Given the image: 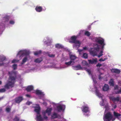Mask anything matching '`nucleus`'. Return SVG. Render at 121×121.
Returning a JSON list of instances; mask_svg holds the SVG:
<instances>
[{
  "instance_id": "423d86ee",
  "label": "nucleus",
  "mask_w": 121,
  "mask_h": 121,
  "mask_svg": "<svg viewBox=\"0 0 121 121\" xmlns=\"http://www.w3.org/2000/svg\"><path fill=\"white\" fill-rule=\"evenodd\" d=\"M104 39H97L96 40L97 42L98 43L102 46V48H104V46L105 45L104 43Z\"/></svg>"
},
{
  "instance_id": "a19ab883",
  "label": "nucleus",
  "mask_w": 121,
  "mask_h": 121,
  "mask_svg": "<svg viewBox=\"0 0 121 121\" xmlns=\"http://www.w3.org/2000/svg\"><path fill=\"white\" fill-rule=\"evenodd\" d=\"M14 121H19V119L17 117H15L14 119Z\"/></svg>"
},
{
  "instance_id": "bf43d9fd",
  "label": "nucleus",
  "mask_w": 121,
  "mask_h": 121,
  "mask_svg": "<svg viewBox=\"0 0 121 121\" xmlns=\"http://www.w3.org/2000/svg\"><path fill=\"white\" fill-rule=\"evenodd\" d=\"M2 82L1 81H0V85H1L2 84Z\"/></svg>"
},
{
  "instance_id": "e433bc0d",
  "label": "nucleus",
  "mask_w": 121,
  "mask_h": 121,
  "mask_svg": "<svg viewBox=\"0 0 121 121\" xmlns=\"http://www.w3.org/2000/svg\"><path fill=\"white\" fill-rule=\"evenodd\" d=\"M13 67L14 70H15L17 68V65L16 64H14L13 65Z\"/></svg>"
},
{
  "instance_id": "bb28decb",
  "label": "nucleus",
  "mask_w": 121,
  "mask_h": 121,
  "mask_svg": "<svg viewBox=\"0 0 121 121\" xmlns=\"http://www.w3.org/2000/svg\"><path fill=\"white\" fill-rule=\"evenodd\" d=\"M36 94L37 95H41L42 94V92L40 91L37 90L36 91Z\"/></svg>"
},
{
  "instance_id": "20e7f679",
  "label": "nucleus",
  "mask_w": 121,
  "mask_h": 121,
  "mask_svg": "<svg viewBox=\"0 0 121 121\" xmlns=\"http://www.w3.org/2000/svg\"><path fill=\"white\" fill-rule=\"evenodd\" d=\"M77 37L75 36H72L71 37L70 40L69 41V42L75 44H79V41L77 40Z\"/></svg>"
},
{
  "instance_id": "aec40b11",
  "label": "nucleus",
  "mask_w": 121,
  "mask_h": 121,
  "mask_svg": "<svg viewBox=\"0 0 121 121\" xmlns=\"http://www.w3.org/2000/svg\"><path fill=\"white\" fill-rule=\"evenodd\" d=\"M42 58L40 57L36 59L35 60L34 62L36 63H39L42 61Z\"/></svg>"
},
{
  "instance_id": "2f4dec72",
  "label": "nucleus",
  "mask_w": 121,
  "mask_h": 121,
  "mask_svg": "<svg viewBox=\"0 0 121 121\" xmlns=\"http://www.w3.org/2000/svg\"><path fill=\"white\" fill-rule=\"evenodd\" d=\"M82 57L85 59H87L88 58V54L86 53H84L83 54Z\"/></svg>"
},
{
  "instance_id": "58836bf2",
  "label": "nucleus",
  "mask_w": 121,
  "mask_h": 121,
  "mask_svg": "<svg viewBox=\"0 0 121 121\" xmlns=\"http://www.w3.org/2000/svg\"><path fill=\"white\" fill-rule=\"evenodd\" d=\"M42 114L43 116V118L45 119H47L48 118V117L46 116V114H44L43 112H42Z\"/></svg>"
},
{
  "instance_id": "a18cd8bd",
  "label": "nucleus",
  "mask_w": 121,
  "mask_h": 121,
  "mask_svg": "<svg viewBox=\"0 0 121 121\" xmlns=\"http://www.w3.org/2000/svg\"><path fill=\"white\" fill-rule=\"evenodd\" d=\"M102 66L101 64H100L99 63H98L96 65L97 67H100Z\"/></svg>"
},
{
  "instance_id": "f257e3e1",
  "label": "nucleus",
  "mask_w": 121,
  "mask_h": 121,
  "mask_svg": "<svg viewBox=\"0 0 121 121\" xmlns=\"http://www.w3.org/2000/svg\"><path fill=\"white\" fill-rule=\"evenodd\" d=\"M17 78L15 72L12 73L9 76L8 81L4 86L5 88L0 89V92H4L6 91L5 89H9L14 87L16 80Z\"/></svg>"
},
{
  "instance_id": "39448f33",
  "label": "nucleus",
  "mask_w": 121,
  "mask_h": 121,
  "mask_svg": "<svg viewBox=\"0 0 121 121\" xmlns=\"http://www.w3.org/2000/svg\"><path fill=\"white\" fill-rule=\"evenodd\" d=\"M82 111L85 113L89 112L90 111L89 109V107L87 105H85L82 106L81 108Z\"/></svg>"
},
{
  "instance_id": "603ef678",
  "label": "nucleus",
  "mask_w": 121,
  "mask_h": 121,
  "mask_svg": "<svg viewBox=\"0 0 121 121\" xmlns=\"http://www.w3.org/2000/svg\"><path fill=\"white\" fill-rule=\"evenodd\" d=\"M102 78L101 77V76H100V75H99V79L100 80L101 79V78Z\"/></svg>"
},
{
  "instance_id": "f3484780",
  "label": "nucleus",
  "mask_w": 121,
  "mask_h": 121,
  "mask_svg": "<svg viewBox=\"0 0 121 121\" xmlns=\"http://www.w3.org/2000/svg\"><path fill=\"white\" fill-rule=\"evenodd\" d=\"M40 110V108L39 106L35 107V111L37 113V114H39Z\"/></svg>"
},
{
  "instance_id": "a211bd4d",
  "label": "nucleus",
  "mask_w": 121,
  "mask_h": 121,
  "mask_svg": "<svg viewBox=\"0 0 121 121\" xmlns=\"http://www.w3.org/2000/svg\"><path fill=\"white\" fill-rule=\"evenodd\" d=\"M56 108L58 112H60L63 110V107L61 105L57 106Z\"/></svg>"
},
{
  "instance_id": "6ab92c4d",
  "label": "nucleus",
  "mask_w": 121,
  "mask_h": 121,
  "mask_svg": "<svg viewBox=\"0 0 121 121\" xmlns=\"http://www.w3.org/2000/svg\"><path fill=\"white\" fill-rule=\"evenodd\" d=\"M35 9L37 12H40L42 11V8L41 6H37L35 8Z\"/></svg>"
},
{
  "instance_id": "ea45409f",
  "label": "nucleus",
  "mask_w": 121,
  "mask_h": 121,
  "mask_svg": "<svg viewBox=\"0 0 121 121\" xmlns=\"http://www.w3.org/2000/svg\"><path fill=\"white\" fill-rule=\"evenodd\" d=\"M48 56L50 57H54L55 56V54H48Z\"/></svg>"
},
{
  "instance_id": "37998d69",
  "label": "nucleus",
  "mask_w": 121,
  "mask_h": 121,
  "mask_svg": "<svg viewBox=\"0 0 121 121\" xmlns=\"http://www.w3.org/2000/svg\"><path fill=\"white\" fill-rule=\"evenodd\" d=\"M9 23L11 24H13L14 23V22L12 20H10L9 21Z\"/></svg>"
},
{
  "instance_id": "680f3d73",
  "label": "nucleus",
  "mask_w": 121,
  "mask_h": 121,
  "mask_svg": "<svg viewBox=\"0 0 121 121\" xmlns=\"http://www.w3.org/2000/svg\"><path fill=\"white\" fill-rule=\"evenodd\" d=\"M2 99V98H0V100Z\"/></svg>"
},
{
  "instance_id": "393cba45",
  "label": "nucleus",
  "mask_w": 121,
  "mask_h": 121,
  "mask_svg": "<svg viewBox=\"0 0 121 121\" xmlns=\"http://www.w3.org/2000/svg\"><path fill=\"white\" fill-rule=\"evenodd\" d=\"M27 60V57H25L22 60V62L21 63V64L23 65L25 63Z\"/></svg>"
},
{
  "instance_id": "de8ad7c7",
  "label": "nucleus",
  "mask_w": 121,
  "mask_h": 121,
  "mask_svg": "<svg viewBox=\"0 0 121 121\" xmlns=\"http://www.w3.org/2000/svg\"><path fill=\"white\" fill-rule=\"evenodd\" d=\"M86 71L88 72V73L90 74L91 73V70L88 69H87L86 70Z\"/></svg>"
},
{
  "instance_id": "c756f323",
  "label": "nucleus",
  "mask_w": 121,
  "mask_h": 121,
  "mask_svg": "<svg viewBox=\"0 0 121 121\" xmlns=\"http://www.w3.org/2000/svg\"><path fill=\"white\" fill-rule=\"evenodd\" d=\"M30 53V52L28 51H24V55L27 56L29 55Z\"/></svg>"
},
{
  "instance_id": "b1692460",
  "label": "nucleus",
  "mask_w": 121,
  "mask_h": 121,
  "mask_svg": "<svg viewBox=\"0 0 121 121\" xmlns=\"http://www.w3.org/2000/svg\"><path fill=\"white\" fill-rule=\"evenodd\" d=\"M95 92L97 96L99 97H101V94L99 92L98 90L97 89H96Z\"/></svg>"
},
{
  "instance_id": "9d476101",
  "label": "nucleus",
  "mask_w": 121,
  "mask_h": 121,
  "mask_svg": "<svg viewBox=\"0 0 121 121\" xmlns=\"http://www.w3.org/2000/svg\"><path fill=\"white\" fill-rule=\"evenodd\" d=\"M88 60L89 62V63L90 64H92L94 63H96L97 62V59L96 58L93 59L92 60Z\"/></svg>"
},
{
  "instance_id": "a878e982",
  "label": "nucleus",
  "mask_w": 121,
  "mask_h": 121,
  "mask_svg": "<svg viewBox=\"0 0 121 121\" xmlns=\"http://www.w3.org/2000/svg\"><path fill=\"white\" fill-rule=\"evenodd\" d=\"M57 114L56 113H54L52 116V118L53 119L57 118Z\"/></svg>"
},
{
  "instance_id": "4be33fe9",
  "label": "nucleus",
  "mask_w": 121,
  "mask_h": 121,
  "mask_svg": "<svg viewBox=\"0 0 121 121\" xmlns=\"http://www.w3.org/2000/svg\"><path fill=\"white\" fill-rule=\"evenodd\" d=\"M55 47L59 49L62 48H63V47L61 44L59 43L56 44L55 45Z\"/></svg>"
},
{
  "instance_id": "473e14b6",
  "label": "nucleus",
  "mask_w": 121,
  "mask_h": 121,
  "mask_svg": "<svg viewBox=\"0 0 121 121\" xmlns=\"http://www.w3.org/2000/svg\"><path fill=\"white\" fill-rule=\"evenodd\" d=\"M114 116L116 117H118V116H120L121 115L120 114L116 112H114Z\"/></svg>"
},
{
  "instance_id": "3c124183",
  "label": "nucleus",
  "mask_w": 121,
  "mask_h": 121,
  "mask_svg": "<svg viewBox=\"0 0 121 121\" xmlns=\"http://www.w3.org/2000/svg\"><path fill=\"white\" fill-rule=\"evenodd\" d=\"M26 96L27 97H28L29 98L30 97V96L28 94H26Z\"/></svg>"
},
{
  "instance_id": "f03ea898",
  "label": "nucleus",
  "mask_w": 121,
  "mask_h": 121,
  "mask_svg": "<svg viewBox=\"0 0 121 121\" xmlns=\"http://www.w3.org/2000/svg\"><path fill=\"white\" fill-rule=\"evenodd\" d=\"M94 48V50L91 52V54L93 56H96L97 54V53L95 51L98 52L99 51V46L97 44H96Z\"/></svg>"
},
{
  "instance_id": "e2e57ef3",
  "label": "nucleus",
  "mask_w": 121,
  "mask_h": 121,
  "mask_svg": "<svg viewBox=\"0 0 121 121\" xmlns=\"http://www.w3.org/2000/svg\"><path fill=\"white\" fill-rule=\"evenodd\" d=\"M25 121L24 120H23V121Z\"/></svg>"
},
{
  "instance_id": "dca6fc26",
  "label": "nucleus",
  "mask_w": 121,
  "mask_h": 121,
  "mask_svg": "<svg viewBox=\"0 0 121 121\" xmlns=\"http://www.w3.org/2000/svg\"><path fill=\"white\" fill-rule=\"evenodd\" d=\"M109 89V86L106 84H105L103 88V90L104 91H107Z\"/></svg>"
},
{
  "instance_id": "f8f14e48",
  "label": "nucleus",
  "mask_w": 121,
  "mask_h": 121,
  "mask_svg": "<svg viewBox=\"0 0 121 121\" xmlns=\"http://www.w3.org/2000/svg\"><path fill=\"white\" fill-rule=\"evenodd\" d=\"M110 99L114 102L116 101H118L119 100V97L115 98L113 96H112L110 97Z\"/></svg>"
},
{
  "instance_id": "79ce46f5",
  "label": "nucleus",
  "mask_w": 121,
  "mask_h": 121,
  "mask_svg": "<svg viewBox=\"0 0 121 121\" xmlns=\"http://www.w3.org/2000/svg\"><path fill=\"white\" fill-rule=\"evenodd\" d=\"M11 110V109L9 108H7L6 109V111L7 112H9Z\"/></svg>"
},
{
  "instance_id": "412c9836",
  "label": "nucleus",
  "mask_w": 121,
  "mask_h": 121,
  "mask_svg": "<svg viewBox=\"0 0 121 121\" xmlns=\"http://www.w3.org/2000/svg\"><path fill=\"white\" fill-rule=\"evenodd\" d=\"M19 55V57H20L21 56H24V51L21 50L19 51L17 55V56Z\"/></svg>"
},
{
  "instance_id": "ddd939ff",
  "label": "nucleus",
  "mask_w": 121,
  "mask_h": 121,
  "mask_svg": "<svg viewBox=\"0 0 121 121\" xmlns=\"http://www.w3.org/2000/svg\"><path fill=\"white\" fill-rule=\"evenodd\" d=\"M111 71L113 73H115L118 74H119L121 71L119 69H111Z\"/></svg>"
},
{
  "instance_id": "8fccbe9b",
  "label": "nucleus",
  "mask_w": 121,
  "mask_h": 121,
  "mask_svg": "<svg viewBox=\"0 0 121 121\" xmlns=\"http://www.w3.org/2000/svg\"><path fill=\"white\" fill-rule=\"evenodd\" d=\"M103 55V54L102 53H100L99 55H98V57H100L102 56Z\"/></svg>"
},
{
  "instance_id": "7ed1b4c3",
  "label": "nucleus",
  "mask_w": 121,
  "mask_h": 121,
  "mask_svg": "<svg viewBox=\"0 0 121 121\" xmlns=\"http://www.w3.org/2000/svg\"><path fill=\"white\" fill-rule=\"evenodd\" d=\"M112 118V117L110 113L108 112L105 115L104 120V121H110Z\"/></svg>"
},
{
  "instance_id": "09e8293b",
  "label": "nucleus",
  "mask_w": 121,
  "mask_h": 121,
  "mask_svg": "<svg viewBox=\"0 0 121 121\" xmlns=\"http://www.w3.org/2000/svg\"><path fill=\"white\" fill-rule=\"evenodd\" d=\"M16 62H17V60L15 59H13V60H12V63H14Z\"/></svg>"
},
{
  "instance_id": "0eeeda50",
  "label": "nucleus",
  "mask_w": 121,
  "mask_h": 121,
  "mask_svg": "<svg viewBox=\"0 0 121 121\" xmlns=\"http://www.w3.org/2000/svg\"><path fill=\"white\" fill-rule=\"evenodd\" d=\"M73 69L75 70H77L82 69V68L80 64L77 65L73 66H72Z\"/></svg>"
},
{
  "instance_id": "4d7b16f0",
  "label": "nucleus",
  "mask_w": 121,
  "mask_h": 121,
  "mask_svg": "<svg viewBox=\"0 0 121 121\" xmlns=\"http://www.w3.org/2000/svg\"><path fill=\"white\" fill-rule=\"evenodd\" d=\"M117 107V106L116 105H115V106H114V109H115Z\"/></svg>"
},
{
  "instance_id": "1a4fd4ad",
  "label": "nucleus",
  "mask_w": 121,
  "mask_h": 121,
  "mask_svg": "<svg viewBox=\"0 0 121 121\" xmlns=\"http://www.w3.org/2000/svg\"><path fill=\"white\" fill-rule=\"evenodd\" d=\"M23 98L22 96H19L15 98V102L16 103H19L23 100Z\"/></svg>"
},
{
  "instance_id": "6e6d98bb",
  "label": "nucleus",
  "mask_w": 121,
  "mask_h": 121,
  "mask_svg": "<svg viewBox=\"0 0 121 121\" xmlns=\"http://www.w3.org/2000/svg\"><path fill=\"white\" fill-rule=\"evenodd\" d=\"M2 108H0V113L2 112Z\"/></svg>"
},
{
  "instance_id": "f704fd0d",
  "label": "nucleus",
  "mask_w": 121,
  "mask_h": 121,
  "mask_svg": "<svg viewBox=\"0 0 121 121\" xmlns=\"http://www.w3.org/2000/svg\"><path fill=\"white\" fill-rule=\"evenodd\" d=\"M85 34L88 36H89L91 35V33L88 31H86L85 32Z\"/></svg>"
},
{
  "instance_id": "6e6552de",
  "label": "nucleus",
  "mask_w": 121,
  "mask_h": 121,
  "mask_svg": "<svg viewBox=\"0 0 121 121\" xmlns=\"http://www.w3.org/2000/svg\"><path fill=\"white\" fill-rule=\"evenodd\" d=\"M52 110V108H48L46 110L43 112L44 114L47 113L48 115H49L51 114V112Z\"/></svg>"
},
{
  "instance_id": "cd10ccee",
  "label": "nucleus",
  "mask_w": 121,
  "mask_h": 121,
  "mask_svg": "<svg viewBox=\"0 0 121 121\" xmlns=\"http://www.w3.org/2000/svg\"><path fill=\"white\" fill-rule=\"evenodd\" d=\"M70 58L72 60H73L77 58V57L75 55H71L70 56Z\"/></svg>"
},
{
  "instance_id": "c85d7f7f",
  "label": "nucleus",
  "mask_w": 121,
  "mask_h": 121,
  "mask_svg": "<svg viewBox=\"0 0 121 121\" xmlns=\"http://www.w3.org/2000/svg\"><path fill=\"white\" fill-rule=\"evenodd\" d=\"M41 52L42 51L41 50L37 51L34 52V54L35 55L37 56L40 54L41 53Z\"/></svg>"
},
{
  "instance_id": "2eb2a0df",
  "label": "nucleus",
  "mask_w": 121,
  "mask_h": 121,
  "mask_svg": "<svg viewBox=\"0 0 121 121\" xmlns=\"http://www.w3.org/2000/svg\"><path fill=\"white\" fill-rule=\"evenodd\" d=\"M36 118L37 121H41L43 120V118L41 117L40 114H37Z\"/></svg>"
},
{
  "instance_id": "5701e85b",
  "label": "nucleus",
  "mask_w": 121,
  "mask_h": 121,
  "mask_svg": "<svg viewBox=\"0 0 121 121\" xmlns=\"http://www.w3.org/2000/svg\"><path fill=\"white\" fill-rule=\"evenodd\" d=\"M109 83L111 86H113L114 85L113 80L112 79H111L109 82Z\"/></svg>"
},
{
  "instance_id": "9b49d317",
  "label": "nucleus",
  "mask_w": 121,
  "mask_h": 121,
  "mask_svg": "<svg viewBox=\"0 0 121 121\" xmlns=\"http://www.w3.org/2000/svg\"><path fill=\"white\" fill-rule=\"evenodd\" d=\"M10 18V17L9 16H6L3 18L2 19V22H4L5 23L8 22Z\"/></svg>"
},
{
  "instance_id": "4468645a",
  "label": "nucleus",
  "mask_w": 121,
  "mask_h": 121,
  "mask_svg": "<svg viewBox=\"0 0 121 121\" xmlns=\"http://www.w3.org/2000/svg\"><path fill=\"white\" fill-rule=\"evenodd\" d=\"M34 87L32 86H29L26 88V90L27 92H29L33 90Z\"/></svg>"
},
{
  "instance_id": "7c9ffc66",
  "label": "nucleus",
  "mask_w": 121,
  "mask_h": 121,
  "mask_svg": "<svg viewBox=\"0 0 121 121\" xmlns=\"http://www.w3.org/2000/svg\"><path fill=\"white\" fill-rule=\"evenodd\" d=\"M73 62L74 63V61H73L72 60H71L69 62H65V64L66 65L69 66Z\"/></svg>"
},
{
  "instance_id": "052dcab7",
  "label": "nucleus",
  "mask_w": 121,
  "mask_h": 121,
  "mask_svg": "<svg viewBox=\"0 0 121 121\" xmlns=\"http://www.w3.org/2000/svg\"><path fill=\"white\" fill-rule=\"evenodd\" d=\"M30 104V102H29V103H28V105H29Z\"/></svg>"
},
{
  "instance_id": "864d4df0",
  "label": "nucleus",
  "mask_w": 121,
  "mask_h": 121,
  "mask_svg": "<svg viewBox=\"0 0 121 121\" xmlns=\"http://www.w3.org/2000/svg\"><path fill=\"white\" fill-rule=\"evenodd\" d=\"M4 65V63L2 62V63H0V66H2Z\"/></svg>"
},
{
  "instance_id": "5fc2aeb1",
  "label": "nucleus",
  "mask_w": 121,
  "mask_h": 121,
  "mask_svg": "<svg viewBox=\"0 0 121 121\" xmlns=\"http://www.w3.org/2000/svg\"><path fill=\"white\" fill-rule=\"evenodd\" d=\"M83 49L84 50H86L87 49V48L86 47H84L83 48Z\"/></svg>"
},
{
  "instance_id": "c9c22d12",
  "label": "nucleus",
  "mask_w": 121,
  "mask_h": 121,
  "mask_svg": "<svg viewBox=\"0 0 121 121\" xmlns=\"http://www.w3.org/2000/svg\"><path fill=\"white\" fill-rule=\"evenodd\" d=\"M82 64L83 65H88V63L85 60H83L82 62Z\"/></svg>"
},
{
  "instance_id": "c03bdc74",
  "label": "nucleus",
  "mask_w": 121,
  "mask_h": 121,
  "mask_svg": "<svg viewBox=\"0 0 121 121\" xmlns=\"http://www.w3.org/2000/svg\"><path fill=\"white\" fill-rule=\"evenodd\" d=\"M114 90H118V86L117 85H116L114 87Z\"/></svg>"
},
{
  "instance_id": "4c0bfd02",
  "label": "nucleus",
  "mask_w": 121,
  "mask_h": 121,
  "mask_svg": "<svg viewBox=\"0 0 121 121\" xmlns=\"http://www.w3.org/2000/svg\"><path fill=\"white\" fill-rule=\"evenodd\" d=\"M107 59L108 58H104V59H103L102 58H101L99 60V61H105L106 60H107Z\"/></svg>"
},
{
  "instance_id": "72a5a7b5",
  "label": "nucleus",
  "mask_w": 121,
  "mask_h": 121,
  "mask_svg": "<svg viewBox=\"0 0 121 121\" xmlns=\"http://www.w3.org/2000/svg\"><path fill=\"white\" fill-rule=\"evenodd\" d=\"M6 59V57L4 56L1 57L0 58V61H1L3 62L4 60H5Z\"/></svg>"
},
{
  "instance_id": "13d9d810",
  "label": "nucleus",
  "mask_w": 121,
  "mask_h": 121,
  "mask_svg": "<svg viewBox=\"0 0 121 121\" xmlns=\"http://www.w3.org/2000/svg\"><path fill=\"white\" fill-rule=\"evenodd\" d=\"M103 53V51H100V53Z\"/></svg>"
},
{
  "instance_id": "69168bd1",
  "label": "nucleus",
  "mask_w": 121,
  "mask_h": 121,
  "mask_svg": "<svg viewBox=\"0 0 121 121\" xmlns=\"http://www.w3.org/2000/svg\"><path fill=\"white\" fill-rule=\"evenodd\" d=\"M120 102H121V101H120Z\"/></svg>"
},
{
  "instance_id": "0e129e2a",
  "label": "nucleus",
  "mask_w": 121,
  "mask_h": 121,
  "mask_svg": "<svg viewBox=\"0 0 121 121\" xmlns=\"http://www.w3.org/2000/svg\"><path fill=\"white\" fill-rule=\"evenodd\" d=\"M9 73H10V72H9Z\"/></svg>"
},
{
  "instance_id": "49530a36",
  "label": "nucleus",
  "mask_w": 121,
  "mask_h": 121,
  "mask_svg": "<svg viewBox=\"0 0 121 121\" xmlns=\"http://www.w3.org/2000/svg\"><path fill=\"white\" fill-rule=\"evenodd\" d=\"M120 92H121V88H120V90H119L118 91L115 92V93L116 94H118Z\"/></svg>"
}]
</instances>
